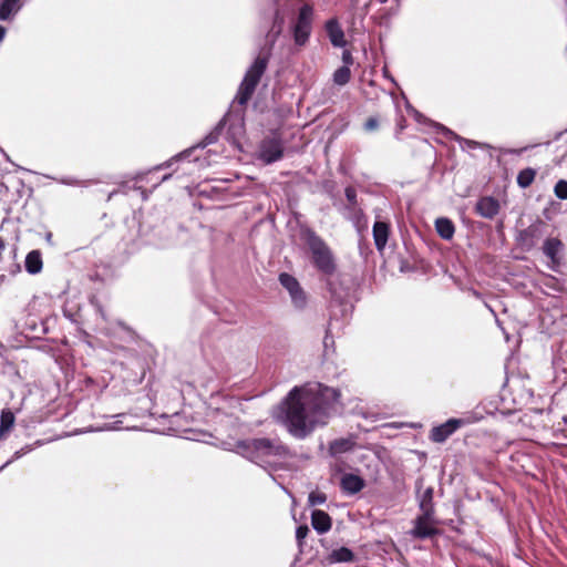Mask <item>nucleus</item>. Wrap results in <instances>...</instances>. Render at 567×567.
<instances>
[{
    "mask_svg": "<svg viewBox=\"0 0 567 567\" xmlns=\"http://www.w3.org/2000/svg\"><path fill=\"white\" fill-rule=\"evenodd\" d=\"M340 396L338 389L319 382L295 386L278 406L275 416L292 436L305 439L340 412Z\"/></svg>",
    "mask_w": 567,
    "mask_h": 567,
    "instance_id": "nucleus-1",
    "label": "nucleus"
},
{
    "mask_svg": "<svg viewBox=\"0 0 567 567\" xmlns=\"http://www.w3.org/2000/svg\"><path fill=\"white\" fill-rule=\"evenodd\" d=\"M235 451L257 465L275 470L290 456L289 450L276 439H248L238 441Z\"/></svg>",
    "mask_w": 567,
    "mask_h": 567,
    "instance_id": "nucleus-2",
    "label": "nucleus"
},
{
    "mask_svg": "<svg viewBox=\"0 0 567 567\" xmlns=\"http://www.w3.org/2000/svg\"><path fill=\"white\" fill-rule=\"evenodd\" d=\"M300 238L308 246L315 267L324 275H331L336 270L333 255L323 239L311 228L302 227Z\"/></svg>",
    "mask_w": 567,
    "mask_h": 567,
    "instance_id": "nucleus-3",
    "label": "nucleus"
},
{
    "mask_svg": "<svg viewBox=\"0 0 567 567\" xmlns=\"http://www.w3.org/2000/svg\"><path fill=\"white\" fill-rule=\"evenodd\" d=\"M268 65L267 55H258L254 63L247 70L237 94L234 99V103L240 106H245L254 94L262 74L265 73Z\"/></svg>",
    "mask_w": 567,
    "mask_h": 567,
    "instance_id": "nucleus-4",
    "label": "nucleus"
},
{
    "mask_svg": "<svg viewBox=\"0 0 567 567\" xmlns=\"http://www.w3.org/2000/svg\"><path fill=\"white\" fill-rule=\"evenodd\" d=\"M227 126L226 131V138L231 144H238L239 138L245 133V126H244V117L243 114H227L217 125L216 127L208 133L203 142L199 144L200 147H206L207 145H210L215 143L219 135L221 134V131Z\"/></svg>",
    "mask_w": 567,
    "mask_h": 567,
    "instance_id": "nucleus-5",
    "label": "nucleus"
},
{
    "mask_svg": "<svg viewBox=\"0 0 567 567\" xmlns=\"http://www.w3.org/2000/svg\"><path fill=\"white\" fill-rule=\"evenodd\" d=\"M546 228L547 225L543 220L537 219L527 228L519 230L516 237L518 246L522 249L529 251L544 237Z\"/></svg>",
    "mask_w": 567,
    "mask_h": 567,
    "instance_id": "nucleus-6",
    "label": "nucleus"
},
{
    "mask_svg": "<svg viewBox=\"0 0 567 567\" xmlns=\"http://www.w3.org/2000/svg\"><path fill=\"white\" fill-rule=\"evenodd\" d=\"M313 9L309 4H303L293 27V40L297 45H303L310 35Z\"/></svg>",
    "mask_w": 567,
    "mask_h": 567,
    "instance_id": "nucleus-7",
    "label": "nucleus"
},
{
    "mask_svg": "<svg viewBox=\"0 0 567 567\" xmlns=\"http://www.w3.org/2000/svg\"><path fill=\"white\" fill-rule=\"evenodd\" d=\"M439 534L434 514L421 513L413 520L410 535L416 539L432 538Z\"/></svg>",
    "mask_w": 567,
    "mask_h": 567,
    "instance_id": "nucleus-8",
    "label": "nucleus"
},
{
    "mask_svg": "<svg viewBox=\"0 0 567 567\" xmlns=\"http://www.w3.org/2000/svg\"><path fill=\"white\" fill-rule=\"evenodd\" d=\"M468 419H449L443 424L434 426L429 434V437L434 443H444L450 436H452L458 429L470 424Z\"/></svg>",
    "mask_w": 567,
    "mask_h": 567,
    "instance_id": "nucleus-9",
    "label": "nucleus"
},
{
    "mask_svg": "<svg viewBox=\"0 0 567 567\" xmlns=\"http://www.w3.org/2000/svg\"><path fill=\"white\" fill-rule=\"evenodd\" d=\"M284 155V146L279 138L267 137L260 142L258 158L265 164H271L279 161Z\"/></svg>",
    "mask_w": 567,
    "mask_h": 567,
    "instance_id": "nucleus-10",
    "label": "nucleus"
},
{
    "mask_svg": "<svg viewBox=\"0 0 567 567\" xmlns=\"http://www.w3.org/2000/svg\"><path fill=\"white\" fill-rule=\"evenodd\" d=\"M476 212L480 216L492 219L498 214L499 204L494 197H482L476 203Z\"/></svg>",
    "mask_w": 567,
    "mask_h": 567,
    "instance_id": "nucleus-11",
    "label": "nucleus"
},
{
    "mask_svg": "<svg viewBox=\"0 0 567 567\" xmlns=\"http://www.w3.org/2000/svg\"><path fill=\"white\" fill-rule=\"evenodd\" d=\"M326 31L333 47L343 48L346 45L344 32L337 19H330L327 21Z\"/></svg>",
    "mask_w": 567,
    "mask_h": 567,
    "instance_id": "nucleus-12",
    "label": "nucleus"
},
{
    "mask_svg": "<svg viewBox=\"0 0 567 567\" xmlns=\"http://www.w3.org/2000/svg\"><path fill=\"white\" fill-rule=\"evenodd\" d=\"M364 481L362 477L355 474H344L341 477L340 486L343 493L348 495H354L359 493L364 487Z\"/></svg>",
    "mask_w": 567,
    "mask_h": 567,
    "instance_id": "nucleus-13",
    "label": "nucleus"
},
{
    "mask_svg": "<svg viewBox=\"0 0 567 567\" xmlns=\"http://www.w3.org/2000/svg\"><path fill=\"white\" fill-rule=\"evenodd\" d=\"M373 234V240L377 249L379 251H382L388 243L389 234H390V226L385 221H375L372 229Z\"/></svg>",
    "mask_w": 567,
    "mask_h": 567,
    "instance_id": "nucleus-14",
    "label": "nucleus"
},
{
    "mask_svg": "<svg viewBox=\"0 0 567 567\" xmlns=\"http://www.w3.org/2000/svg\"><path fill=\"white\" fill-rule=\"evenodd\" d=\"M311 525L318 534H324L331 528V518L326 512L315 509L311 513Z\"/></svg>",
    "mask_w": 567,
    "mask_h": 567,
    "instance_id": "nucleus-15",
    "label": "nucleus"
},
{
    "mask_svg": "<svg viewBox=\"0 0 567 567\" xmlns=\"http://www.w3.org/2000/svg\"><path fill=\"white\" fill-rule=\"evenodd\" d=\"M24 268L30 275H38L42 271L43 260L40 250L34 249L27 254L24 260Z\"/></svg>",
    "mask_w": 567,
    "mask_h": 567,
    "instance_id": "nucleus-16",
    "label": "nucleus"
},
{
    "mask_svg": "<svg viewBox=\"0 0 567 567\" xmlns=\"http://www.w3.org/2000/svg\"><path fill=\"white\" fill-rule=\"evenodd\" d=\"M563 249V243L558 238H548L545 240L543 251L546 257L555 265L559 264L558 254Z\"/></svg>",
    "mask_w": 567,
    "mask_h": 567,
    "instance_id": "nucleus-17",
    "label": "nucleus"
},
{
    "mask_svg": "<svg viewBox=\"0 0 567 567\" xmlns=\"http://www.w3.org/2000/svg\"><path fill=\"white\" fill-rule=\"evenodd\" d=\"M434 126L436 128V132L442 134L446 138H451V140L457 141L463 150L465 148V146L468 147V148H476L480 145V143H477L475 141L467 140V138L458 136L453 131H451L450 128H447V127H445V126H443L441 124H435Z\"/></svg>",
    "mask_w": 567,
    "mask_h": 567,
    "instance_id": "nucleus-18",
    "label": "nucleus"
},
{
    "mask_svg": "<svg viewBox=\"0 0 567 567\" xmlns=\"http://www.w3.org/2000/svg\"><path fill=\"white\" fill-rule=\"evenodd\" d=\"M433 495V487H426L422 493H419L417 502L421 513L435 514Z\"/></svg>",
    "mask_w": 567,
    "mask_h": 567,
    "instance_id": "nucleus-19",
    "label": "nucleus"
},
{
    "mask_svg": "<svg viewBox=\"0 0 567 567\" xmlns=\"http://www.w3.org/2000/svg\"><path fill=\"white\" fill-rule=\"evenodd\" d=\"M20 0H1L0 2V20L8 21L13 18L21 9Z\"/></svg>",
    "mask_w": 567,
    "mask_h": 567,
    "instance_id": "nucleus-20",
    "label": "nucleus"
},
{
    "mask_svg": "<svg viewBox=\"0 0 567 567\" xmlns=\"http://www.w3.org/2000/svg\"><path fill=\"white\" fill-rule=\"evenodd\" d=\"M435 229L439 236L444 240L452 239L455 233L453 221L446 217H440L435 220Z\"/></svg>",
    "mask_w": 567,
    "mask_h": 567,
    "instance_id": "nucleus-21",
    "label": "nucleus"
},
{
    "mask_svg": "<svg viewBox=\"0 0 567 567\" xmlns=\"http://www.w3.org/2000/svg\"><path fill=\"white\" fill-rule=\"evenodd\" d=\"M330 558L334 563H350L354 559L353 551L348 547H340L330 554Z\"/></svg>",
    "mask_w": 567,
    "mask_h": 567,
    "instance_id": "nucleus-22",
    "label": "nucleus"
},
{
    "mask_svg": "<svg viewBox=\"0 0 567 567\" xmlns=\"http://www.w3.org/2000/svg\"><path fill=\"white\" fill-rule=\"evenodd\" d=\"M14 424V414L9 410L4 409L0 416V437L9 432Z\"/></svg>",
    "mask_w": 567,
    "mask_h": 567,
    "instance_id": "nucleus-23",
    "label": "nucleus"
},
{
    "mask_svg": "<svg viewBox=\"0 0 567 567\" xmlns=\"http://www.w3.org/2000/svg\"><path fill=\"white\" fill-rule=\"evenodd\" d=\"M536 177V171L534 168L522 169L517 175V185L520 188L529 187Z\"/></svg>",
    "mask_w": 567,
    "mask_h": 567,
    "instance_id": "nucleus-24",
    "label": "nucleus"
},
{
    "mask_svg": "<svg viewBox=\"0 0 567 567\" xmlns=\"http://www.w3.org/2000/svg\"><path fill=\"white\" fill-rule=\"evenodd\" d=\"M293 307L297 310H303L307 306L308 299L305 290L300 287L289 295Z\"/></svg>",
    "mask_w": 567,
    "mask_h": 567,
    "instance_id": "nucleus-25",
    "label": "nucleus"
},
{
    "mask_svg": "<svg viewBox=\"0 0 567 567\" xmlns=\"http://www.w3.org/2000/svg\"><path fill=\"white\" fill-rule=\"evenodd\" d=\"M279 282L289 292V295L292 293L296 289H298V287H300L298 280L287 272H282L279 275Z\"/></svg>",
    "mask_w": 567,
    "mask_h": 567,
    "instance_id": "nucleus-26",
    "label": "nucleus"
},
{
    "mask_svg": "<svg viewBox=\"0 0 567 567\" xmlns=\"http://www.w3.org/2000/svg\"><path fill=\"white\" fill-rule=\"evenodd\" d=\"M351 78V71L349 66L343 65L337 69L333 73V82L338 85H346Z\"/></svg>",
    "mask_w": 567,
    "mask_h": 567,
    "instance_id": "nucleus-27",
    "label": "nucleus"
},
{
    "mask_svg": "<svg viewBox=\"0 0 567 567\" xmlns=\"http://www.w3.org/2000/svg\"><path fill=\"white\" fill-rule=\"evenodd\" d=\"M352 447V442L350 440L340 439L336 440L330 444L331 454H340L349 451Z\"/></svg>",
    "mask_w": 567,
    "mask_h": 567,
    "instance_id": "nucleus-28",
    "label": "nucleus"
},
{
    "mask_svg": "<svg viewBox=\"0 0 567 567\" xmlns=\"http://www.w3.org/2000/svg\"><path fill=\"white\" fill-rule=\"evenodd\" d=\"M327 501V495L322 492H311L308 496L309 506L322 505Z\"/></svg>",
    "mask_w": 567,
    "mask_h": 567,
    "instance_id": "nucleus-29",
    "label": "nucleus"
},
{
    "mask_svg": "<svg viewBox=\"0 0 567 567\" xmlns=\"http://www.w3.org/2000/svg\"><path fill=\"white\" fill-rule=\"evenodd\" d=\"M554 192L559 199H567V181H558L555 185Z\"/></svg>",
    "mask_w": 567,
    "mask_h": 567,
    "instance_id": "nucleus-30",
    "label": "nucleus"
},
{
    "mask_svg": "<svg viewBox=\"0 0 567 567\" xmlns=\"http://www.w3.org/2000/svg\"><path fill=\"white\" fill-rule=\"evenodd\" d=\"M193 150L194 148H189V150L182 152L181 154L176 155L175 157L165 162L164 164L156 166L155 169H162V168L169 167L173 162L187 158L192 154Z\"/></svg>",
    "mask_w": 567,
    "mask_h": 567,
    "instance_id": "nucleus-31",
    "label": "nucleus"
},
{
    "mask_svg": "<svg viewBox=\"0 0 567 567\" xmlns=\"http://www.w3.org/2000/svg\"><path fill=\"white\" fill-rule=\"evenodd\" d=\"M309 527L307 525H300L296 529V539L299 546H302V540L307 537Z\"/></svg>",
    "mask_w": 567,
    "mask_h": 567,
    "instance_id": "nucleus-32",
    "label": "nucleus"
},
{
    "mask_svg": "<svg viewBox=\"0 0 567 567\" xmlns=\"http://www.w3.org/2000/svg\"><path fill=\"white\" fill-rule=\"evenodd\" d=\"M346 197L350 205L354 206L357 204V192L353 187L349 186L344 190Z\"/></svg>",
    "mask_w": 567,
    "mask_h": 567,
    "instance_id": "nucleus-33",
    "label": "nucleus"
},
{
    "mask_svg": "<svg viewBox=\"0 0 567 567\" xmlns=\"http://www.w3.org/2000/svg\"><path fill=\"white\" fill-rule=\"evenodd\" d=\"M124 416V414H118L116 415L115 417L117 420L113 421L112 423H109L107 425H105L104 430H111V431H117V430H121L122 426V421L120 420V417Z\"/></svg>",
    "mask_w": 567,
    "mask_h": 567,
    "instance_id": "nucleus-34",
    "label": "nucleus"
},
{
    "mask_svg": "<svg viewBox=\"0 0 567 567\" xmlns=\"http://www.w3.org/2000/svg\"><path fill=\"white\" fill-rule=\"evenodd\" d=\"M379 126V122L375 117H369L367 122L364 123V128L368 132L377 130Z\"/></svg>",
    "mask_w": 567,
    "mask_h": 567,
    "instance_id": "nucleus-35",
    "label": "nucleus"
},
{
    "mask_svg": "<svg viewBox=\"0 0 567 567\" xmlns=\"http://www.w3.org/2000/svg\"><path fill=\"white\" fill-rule=\"evenodd\" d=\"M342 61H343L344 65H347V66H349L350 64H352L353 59H352V54H351V52H350V51L344 50V51L342 52Z\"/></svg>",
    "mask_w": 567,
    "mask_h": 567,
    "instance_id": "nucleus-36",
    "label": "nucleus"
},
{
    "mask_svg": "<svg viewBox=\"0 0 567 567\" xmlns=\"http://www.w3.org/2000/svg\"><path fill=\"white\" fill-rule=\"evenodd\" d=\"M30 451V449L27 446V447H22L21 450L17 451L12 457V460H18L20 458L21 456H23L24 454H27L28 452Z\"/></svg>",
    "mask_w": 567,
    "mask_h": 567,
    "instance_id": "nucleus-37",
    "label": "nucleus"
},
{
    "mask_svg": "<svg viewBox=\"0 0 567 567\" xmlns=\"http://www.w3.org/2000/svg\"><path fill=\"white\" fill-rule=\"evenodd\" d=\"M30 451V449L27 446V447H22L21 450L17 451L12 457V460H18L20 458L21 456H23L24 454H27L28 452Z\"/></svg>",
    "mask_w": 567,
    "mask_h": 567,
    "instance_id": "nucleus-38",
    "label": "nucleus"
},
{
    "mask_svg": "<svg viewBox=\"0 0 567 567\" xmlns=\"http://www.w3.org/2000/svg\"><path fill=\"white\" fill-rule=\"evenodd\" d=\"M411 112L419 123H422L424 121V116L419 111L411 109Z\"/></svg>",
    "mask_w": 567,
    "mask_h": 567,
    "instance_id": "nucleus-39",
    "label": "nucleus"
},
{
    "mask_svg": "<svg viewBox=\"0 0 567 567\" xmlns=\"http://www.w3.org/2000/svg\"><path fill=\"white\" fill-rule=\"evenodd\" d=\"M528 148H529V146H525V147L517 148V150H509V151H508V154H516V155H519V154H522L523 152L527 151Z\"/></svg>",
    "mask_w": 567,
    "mask_h": 567,
    "instance_id": "nucleus-40",
    "label": "nucleus"
},
{
    "mask_svg": "<svg viewBox=\"0 0 567 567\" xmlns=\"http://www.w3.org/2000/svg\"><path fill=\"white\" fill-rule=\"evenodd\" d=\"M396 125H398L399 132H401L405 127V120L403 117H400Z\"/></svg>",
    "mask_w": 567,
    "mask_h": 567,
    "instance_id": "nucleus-41",
    "label": "nucleus"
},
{
    "mask_svg": "<svg viewBox=\"0 0 567 567\" xmlns=\"http://www.w3.org/2000/svg\"><path fill=\"white\" fill-rule=\"evenodd\" d=\"M6 32H7L6 28L0 25V42L4 39Z\"/></svg>",
    "mask_w": 567,
    "mask_h": 567,
    "instance_id": "nucleus-42",
    "label": "nucleus"
},
{
    "mask_svg": "<svg viewBox=\"0 0 567 567\" xmlns=\"http://www.w3.org/2000/svg\"><path fill=\"white\" fill-rule=\"evenodd\" d=\"M331 327H332V322L329 323V328L327 329V336L324 337V344L327 346L328 344V333L330 332L331 330Z\"/></svg>",
    "mask_w": 567,
    "mask_h": 567,
    "instance_id": "nucleus-43",
    "label": "nucleus"
},
{
    "mask_svg": "<svg viewBox=\"0 0 567 567\" xmlns=\"http://www.w3.org/2000/svg\"><path fill=\"white\" fill-rule=\"evenodd\" d=\"M4 248H6L4 241H3V239L0 237V255L2 254V251L4 250Z\"/></svg>",
    "mask_w": 567,
    "mask_h": 567,
    "instance_id": "nucleus-44",
    "label": "nucleus"
},
{
    "mask_svg": "<svg viewBox=\"0 0 567 567\" xmlns=\"http://www.w3.org/2000/svg\"><path fill=\"white\" fill-rule=\"evenodd\" d=\"M45 240H47L48 243H50V244L52 243V234H51V233H48V234H47V236H45Z\"/></svg>",
    "mask_w": 567,
    "mask_h": 567,
    "instance_id": "nucleus-45",
    "label": "nucleus"
},
{
    "mask_svg": "<svg viewBox=\"0 0 567 567\" xmlns=\"http://www.w3.org/2000/svg\"><path fill=\"white\" fill-rule=\"evenodd\" d=\"M171 176H172L171 174H166V175H164V176L162 177L161 182H165V181H167L168 178H171Z\"/></svg>",
    "mask_w": 567,
    "mask_h": 567,
    "instance_id": "nucleus-46",
    "label": "nucleus"
},
{
    "mask_svg": "<svg viewBox=\"0 0 567 567\" xmlns=\"http://www.w3.org/2000/svg\"><path fill=\"white\" fill-rule=\"evenodd\" d=\"M99 311H100L101 316H102L103 318H105L104 312H103V310H102L101 308H99Z\"/></svg>",
    "mask_w": 567,
    "mask_h": 567,
    "instance_id": "nucleus-47",
    "label": "nucleus"
},
{
    "mask_svg": "<svg viewBox=\"0 0 567 567\" xmlns=\"http://www.w3.org/2000/svg\"><path fill=\"white\" fill-rule=\"evenodd\" d=\"M278 16H279V11L276 10V19H278Z\"/></svg>",
    "mask_w": 567,
    "mask_h": 567,
    "instance_id": "nucleus-48",
    "label": "nucleus"
},
{
    "mask_svg": "<svg viewBox=\"0 0 567 567\" xmlns=\"http://www.w3.org/2000/svg\"><path fill=\"white\" fill-rule=\"evenodd\" d=\"M386 0H381V2H385Z\"/></svg>",
    "mask_w": 567,
    "mask_h": 567,
    "instance_id": "nucleus-49",
    "label": "nucleus"
},
{
    "mask_svg": "<svg viewBox=\"0 0 567 567\" xmlns=\"http://www.w3.org/2000/svg\"><path fill=\"white\" fill-rule=\"evenodd\" d=\"M386 0H381V2H385Z\"/></svg>",
    "mask_w": 567,
    "mask_h": 567,
    "instance_id": "nucleus-50",
    "label": "nucleus"
}]
</instances>
